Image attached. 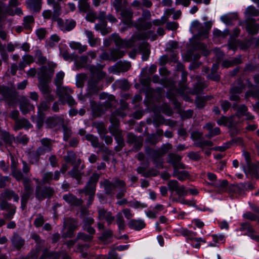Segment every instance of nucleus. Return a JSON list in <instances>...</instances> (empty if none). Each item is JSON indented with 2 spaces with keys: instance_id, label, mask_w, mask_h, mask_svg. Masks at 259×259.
Returning <instances> with one entry per match:
<instances>
[{
  "instance_id": "c03bdc74",
  "label": "nucleus",
  "mask_w": 259,
  "mask_h": 259,
  "mask_svg": "<svg viewBox=\"0 0 259 259\" xmlns=\"http://www.w3.org/2000/svg\"><path fill=\"white\" fill-rule=\"evenodd\" d=\"M42 155V154H39L38 152L37 149L34 152L30 153L28 159L29 163L31 164H38L40 156Z\"/></svg>"
},
{
  "instance_id": "f03ea898",
  "label": "nucleus",
  "mask_w": 259,
  "mask_h": 259,
  "mask_svg": "<svg viewBox=\"0 0 259 259\" xmlns=\"http://www.w3.org/2000/svg\"><path fill=\"white\" fill-rule=\"evenodd\" d=\"M72 93L73 91L66 87H59L56 90V93L59 98V100L63 104L67 103L70 106L76 104L74 99L70 95Z\"/></svg>"
},
{
  "instance_id": "9d476101",
  "label": "nucleus",
  "mask_w": 259,
  "mask_h": 259,
  "mask_svg": "<svg viewBox=\"0 0 259 259\" xmlns=\"http://www.w3.org/2000/svg\"><path fill=\"white\" fill-rule=\"evenodd\" d=\"M53 67L47 68L46 66H42L39 68L38 72V80L42 81L50 82L54 74Z\"/></svg>"
},
{
  "instance_id": "7ed1b4c3",
  "label": "nucleus",
  "mask_w": 259,
  "mask_h": 259,
  "mask_svg": "<svg viewBox=\"0 0 259 259\" xmlns=\"http://www.w3.org/2000/svg\"><path fill=\"white\" fill-rule=\"evenodd\" d=\"M23 184L24 186V192L21 195V208L23 210L25 209L28 201L33 193V189L31 180L27 177H24Z\"/></svg>"
},
{
  "instance_id": "473e14b6",
  "label": "nucleus",
  "mask_w": 259,
  "mask_h": 259,
  "mask_svg": "<svg viewBox=\"0 0 259 259\" xmlns=\"http://www.w3.org/2000/svg\"><path fill=\"white\" fill-rule=\"evenodd\" d=\"M57 0H47V4L52 6L53 9V16L58 17L61 15V6Z\"/></svg>"
},
{
  "instance_id": "aec40b11",
  "label": "nucleus",
  "mask_w": 259,
  "mask_h": 259,
  "mask_svg": "<svg viewBox=\"0 0 259 259\" xmlns=\"http://www.w3.org/2000/svg\"><path fill=\"white\" fill-rule=\"evenodd\" d=\"M196 83L194 85L193 89L189 92L193 94H198L200 93L204 89L207 87V84L202 79L201 77L196 76L195 77Z\"/></svg>"
},
{
  "instance_id": "4be33fe9",
  "label": "nucleus",
  "mask_w": 259,
  "mask_h": 259,
  "mask_svg": "<svg viewBox=\"0 0 259 259\" xmlns=\"http://www.w3.org/2000/svg\"><path fill=\"white\" fill-rule=\"evenodd\" d=\"M11 175L18 182L23 179L22 171L18 168V163L15 162L14 159H12L11 164Z\"/></svg>"
},
{
  "instance_id": "13d9d810",
  "label": "nucleus",
  "mask_w": 259,
  "mask_h": 259,
  "mask_svg": "<svg viewBox=\"0 0 259 259\" xmlns=\"http://www.w3.org/2000/svg\"><path fill=\"white\" fill-rule=\"evenodd\" d=\"M169 159L167 161L168 163L172 164V166H175V165L179 162L181 161L182 157L178 154L175 153H170L168 155Z\"/></svg>"
},
{
  "instance_id": "1a4fd4ad",
  "label": "nucleus",
  "mask_w": 259,
  "mask_h": 259,
  "mask_svg": "<svg viewBox=\"0 0 259 259\" xmlns=\"http://www.w3.org/2000/svg\"><path fill=\"white\" fill-rule=\"evenodd\" d=\"M16 99V93L4 85H0V100H5L10 103Z\"/></svg>"
},
{
  "instance_id": "a878e982",
  "label": "nucleus",
  "mask_w": 259,
  "mask_h": 259,
  "mask_svg": "<svg viewBox=\"0 0 259 259\" xmlns=\"http://www.w3.org/2000/svg\"><path fill=\"white\" fill-rule=\"evenodd\" d=\"M120 15L124 23L127 25H130L132 23L133 13L131 8L122 10L120 12Z\"/></svg>"
},
{
  "instance_id": "603ef678",
  "label": "nucleus",
  "mask_w": 259,
  "mask_h": 259,
  "mask_svg": "<svg viewBox=\"0 0 259 259\" xmlns=\"http://www.w3.org/2000/svg\"><path fill=\"white\" fill-rule=\"evenodd\" d=\"M1 139L8 145H11L15 140L14 137L6 132H3L1 135Z\"/></svg>"
},
{
  "instance_id": "f3484780",
  "label": "nucleus",
  "mask_w": 259,
  "mask_h": 259,
  "mask_svg": "<svg viewBox=\"0 0 259 259\" xmlns=\"http://www.w3.org/2000/svg\"><path fill=\"white\" fill-rule=\"evenodd\" d=\"M104 67V65L101 64H97L95 65H90L88 67L91 74L94 76L96 75L97 77V80L99 81L100 79H103L106 75V73L102 71V68Z\"/></svg>"
},
{
  "instance_id": "4468645a",
  "label": "nucleus",
  "mask_w": 259,
  "mask_h": 259,
  "mask_svg": "<svg viewBox=\"0 0 259 259\" xmlns=\"http://www.w3.org/2000/svg\"><path fill=\"white\" fill-rule=\"evenodd\" d=\"M126 142L130 145L134 144V148L136 151L140 150L143 145V139L141 137H137L132 133L127 135Z\"/></svg>"
},
{
  "instance_id": "680f3d73",
  "label": "nucleus",
  "mask_w": 259,
  "mask_h": 259,
  "mask_svg": "<svg viewBox=\"0 0 259 259\" xmlns=\"http://www.w3.org/2000/svg\"><path fill=\"white\" fill-rule=\"evenodd\" d=\"M50 105L46 101H41L37 106L38 114L40 116L44 115V111H47L49 108Z\"/></svg>"
},
{
  "instance_id": "72a5a7b5",
  "label": "nucleus",
  "mask_w": 259,
  "mask_h": 259,
  "mask_svg": "<svg viewBox=\"0 0 259 259\" xmlns=\"http://www.w3.org/2000/svg\"><path fill=\"white\" fill-rule=\"evenodd\" d=\"M32 127V124L28 120L25 118H22L21 119L16 120L14 128L15 131H17L22 128L28 129Z\"/></svg>"
},
{
  "instance_id": "f257e3e1",
  "label": "nucleus",
  "mask_w": 259,
  "mask_h": 259,
  "mask_svg": "<svg viewBox=\"0 0 259 259\" xmlns=\"http://www.w3.org/2000/svg\"><path fill=\"white\" fill-rule=\"evenodd\" d=\"M112 39L114 41L116 47L120 48H130L133 46L134 42L136 40L150 38L152 40L157 39V35L154 30H149L146 32L135 33L131 39L126 40L121 39L118 34H113L111 35Z\"/></svg>"
},
{
  "instance_id": "ddd939ff",
  "label": "nucleus",
  "mask_w": 259,
  "mask_h": 259,
  "mask_svg": "<svg viewBox=\"0 0 259 259\" xmlns=\"http://www.w3.org/2000/svg\"><path fill=\"white\" fill-rule=\"evenodd\" d=\"M54 142L53 140L47 138L41 139L40 142L41 146L37 148L38 152L44 155L46 153L51 152Z\"/></svg>"
},
{
  "instance_id": "e433bc0d",
  "label": "nucleus",
  "mask_w": 259,
  "mask_h": 259,
  "mask_svg": "<svg viewBox=\"0 0 259 259\" xmlns=\"http://www.w3.org/2000/svg\"><path fill=\"white\" fill-rule=\"evenodd\" d=\"M187 72L183 70L182 72V79L181 81L179 83V89H178V92L180 94L184 93V92H188L187 91V87L186 84H185L187 78Z\"/></svg>"
},
{
  "instance_id": "69168bd1",
  "label": "nucleus",
  "mask_w": 259,
  "mask_h": 259,
  "mask_svg": "<svg viewBox=\"0 0 259 259\" xmlns=\"http://www.w3.org/2000/svg\"><path fill=\"white\" fill-rule=\"evenodd\" d=\"M64 77V73L63 72L60 71L57 73L54 80L57 88L59 87H62L61 85L63 83Z\"/></svg>"
},
{
  "instance_id": "49530a36",
  "label": "nucleus",
  "mask_w": 259,
  "mask_h": 259,
  "mask_svg": "<svg viewBox=\"0 0 259 259\" xmlns=\"http://www.w3.org/2000/svg\"><path fill=\"white\" fill-rule=\"evenodd\" d=\"M93 238V235H91L90 234H87L83 232H79L78 233L76 238V241H81L83 242H91L92 241Z\"/></svg>"
},
{
  "instance_id": "f8f14e48",
  "label": "nucleus",
  "mask_w": 259,
  "mask_h": 259,
  "mask_svg": "<svg viewBox=\"0 0 259 259\" xmlns=\"http://www.w3.org/2000/svg\"><path fill=\"white\" fill-rule=\"evenodd\" d=\"M191 30L192 33H197L198 36L200 37H205L208 31L198 21H194L192 23Z\"/></svg>"
},
{
  "instance_id": "423d86ee",
  "label": "nucleus",
  "mask_w": 259,
  "mask_h": 259,
  "mask_svg": "<svg viewBox=\"0 0 259 259\" xmlns=\"http://www.w3.org/2000/svg\"><path fill=\"white\" fill-rule=\"evenodd\" d=\"M100 175L96 172L94 173L90 178L85 186L79 191L80 193L95 194L96 185Z\"/></svg>"
},
{
  "instance_id": "37998d69",
  "label": "nucleus",
  "mask_w": 259,
  "mask_h": 259,
  "mask_svg": "<svg viewBox=\"0 0 259 259\" xmlns=\"http://www.w3.org/2000/svg\"><path fill=\"white\" fill-rule=\"evenodd\" d=\"M245 88V85L243 84V82L239 80L238 81V85H232L230 91V93H234L237 94H240L243 92L244 89Z\"/></svg>"
},
{
  "instance_id": "0eeeda50",
  "label": "nucleus",
  "mask_w": 259,
  "mask_h": 259,
  "mask_svg": "<svg viewBox=\"0 0 259 259\" xmlns=\"http://www.w3.org/2000/svg\"><path fill=\"white\" fill-rule=\"evenodd\" d=\"M178 233L185 237L187 241H195L197 243L205 242V241L201 237H196L197 233L189 230L187 228H180L177 229Z\"/></svg>"
},
{
  "instance_id": "052dcab7",
  "label": "nucleus",
  "mask_w": 259,
  "mask_h": 259,
  "mask_svg": "<svg viewBox=\"0 0 259 259\" xmlns=\"http://www.w3.org/2000/svg\"><path fill=\"white\" fill-rule=\"evenodd\" d=\"M85 139L91 143L92 146L94 148L99 147V140L97 137L92 134H87L85 135Z\"/></svg>"
},
{
  "instance_id": "c756f323",
  "label": "nucleus",
  "mask_w": 259,
  "mask_h": 259,
  "mask_svg": "<svg viewBox=\"0 0 259 259\" xmlns=\"http://www.w3.org/2000/svg\"><path fill=\"white\" fill-rule=\"evenodd\" d=\"M246 29L249 33L256 34L259 30V25L257 24L254 20H250L246 21Z\"/></svg>"
},
{
  "instance_id": "6ab92c4d",
  "label": "nucleus",
  "mask_w": 259,
  "mask_h": 259,
  "mask_svg": "<svg viewBox=\"0 0 259 259\" xmlns=\"http://www.w3.org/2000/svg\"><path fill=\"white\" fill-rule=\"evenodd\" d=\"M240 230L241 231H246L247 232V235L249 237L254 241L259 242V235L255 234L254 229L249 224L247 223L241 224Z\"/></svg>"
},
{
  "instance_id": "6e6d98bb",
  "label": "nucleus",
  "mask_w": 259,
  "mask_h": 259,
  "mask_svg": "<svg viewBox=\"0 0 259 259\" xmlns=\"http://www.w3.org/2000/svg\"><path fill=\"white\" fill-rule=\"evenodd\" d=\"M64 159L66 162L74 164L76 159V154L72 151H68Z\"/></svg>"
},
{
  "instance_id": "bb28decb",
  "label": "nucleus",
  "mask_w": 259,
  "mask_h": 259,
  "mask_svg": "<svg viewBox=\"0 0 259 259\" xmlns=\"http://www.w3.org/2000/svg\"><path fill=\"white\" fill-rule=\"evenodd\" d=\"M247 169H246L245 166H243V171L246 174H249L254 177L258 178L259 164L251 163L247 165Z\"/></svg>"
},
{
  "instance_id": "412c9836",
  "label": "nucleus",
  "mask_w": 259,
  "mask_h": 259,
  "mask_svg": "<svg viewBox=\"0 0 259 259\" xmlns=\"http://www.w3.org/2000/svg\"><path fill=\"white\" fill-rule=\"evenodd\" d=\"M60 177V171L56 170L53 174L52 171H47L42 176V182L44 184H50L52 180L58 181Z\"/></svg>"
},
{
  "instance_id": "79ce46f5",
  "label": "nucleus",
  "mask_w": 259,
  "mask_h": 259,
  "mask_svg": "<svg viewBox=\"0 0 259 259\" xmlns=\"http://www.w3.org/2000/svg\"><path fill=\"white\" fill-rule=\"evenodd\" d=\"M111 122L114 124L113 127H109V130L110 133L113 136H116L122 134V132L120 130L118 127V121L117 120L116 118H111L110 119Z\"/></svg>"
},
{
  "instance_id": "393cba45",
  "label": "nucleus",
  "mask_w": 259,
  "mask_h": 259,
  "mask_svg": "<svg viewBox=\"0 0 259 259\" xmlns=\"http://www.w3.org/2000/svg\"><path fill=\"white\" fill-rule=\"evenodd\" d=\"M100 98L101 99H107L103 104V107L106 109H108L115 106L116 101L114 96L103 93L100 95Z\"/></svg>"
},
{
  "instance_id": "864d4df0",
  "label": "nucleus",
  "mask_w": 259,
  "mask_h": 259,
  "mask_svg": "<svg viewBox=\"0 0 259 259\" xmlns=\"http://www.w3.org/2000/svg\"><path fill=\"white\" fill-rule=\"evenodd\" d=\"M87 79V75L84 73L78 74L76 76V85L78 88H82Z\"/></svg>"
},
{
  "instance_id": "8fccbe9b",
  "label": "nucleus",
  "mask_w": 259,
  "mask_h": 259,
  "mask_svg": "<svg viewBox=\"0 0 259 259\" xmlns=\"http://www.w3.org/2000/svg\"><path fill=\"white\" fill-rule=\"evenodd\" d=\"M78 9L80 12L87 13L90 10V5L88 0H79Z\"/></svg>"
},
{
  "instance_id": "cd10ccee",
  "label": "nucleus",
  "mask_w": 259,
  "mask_h": 259,
  "mask_svg": "<svg viewBox=\"0 0 259 259\" xmlns=\"http://www.w3.org/2000/svg\"><path fill=\"white\" fill-rule=\"evenodd\" d=\"M63 198L66 202L71 205L80 206L82 203V200L78 199L76 196L70 193L64 195Z\"/></svg>"
},
{
  "instance_id": "09e8293b",
  "label": "nucleus",
  "mask_w": 259,
  "mask_h": 259,
  "mask_svg": "<svg viewBox=\"0 0 259 259\" xmlns=\"http://www.w3.org/2000/svg\"><path fill=\"white\" fill-rule=\"evenodd\" d=\"M75 25L76 22L73 20H67L61 26V29L63 31H69L73 29Z\"/></svg>"
},
{
  "instance_id": "f704fd0d",
  "label": "nucleus",
  "mask_w": 259,
  "mask_h": 259,
  "mask_svg": "<svg viewBox=\"0 0 259 259\" xmlns=\"http://www.w3.org/2000/svg\"><path fill=\"white\" fill-rule=\"evenodd\" d=\"M128 246L127 245H119L116 247L115 248L111 250L109 253L106 259H121L118 256V254L116 253V250L123 251L128 248Z\"/></svg>"
},
{
  "instance_id": "e2e57ef3",
  "label": "nucleus",
  "mask_w": 259,
  "mask_h": 259,
  "mask_svg": "<svg viewBox=\"0 0 259 259\" xmlns=\"http://www.w3.org/2000/svg\"><path fill=\"white\" fill-rule=\"evenodd\" d=\"M131 67V64L130 62H120L117 65V69L119 72H125L127 71Z\"/></svg>"
},
{
  "instance_id": "58836bf2",
  "label": "nucleus",
  "mask_w": 259,
  "mask_h": 259,
  "mask_svg": "<svg viewBox=\"0 0 259 259\" xmlns=\"http://www.w3.org/2000/svg\"><path fill=\"white\" fill-rule=\"evenodd\" d=\"M84 33L88 38V42L91 47L96 46L98 42H100V39L97 37H95L93 32L91 31L85 30Z\"/></svg>"
},
{
  "instance_id": "9b49d317",
  "label": "nucleus",
  "mask_w": 259,
  "mask_h": 259,
  "mask_svg": "<svg viewBox=\"0 0 259 259\" xmlns=\"http://www.w3.org/2000/svg\"><path fill=\"white\" fill-rule=\"evenodd\" d=\"M64 118L63 116L54 115L48 117L46 120V123L48 128L59 129L60 126L64 124Z\"/></svg>"
},
{
  "instance_id": "5701e85b",
  "label": "nucleus",
  "mask_w": 259,
  "mask_h": 259,
  "mask_svg": "<svg viewBox=\"0 0 259 259\" xmlns=\"http://www.w3.org/2000/svg\"><path fill=\"white\" fill-rule=\"evenodd\" d=\"M20 109L23 114H26L31 110H34V106L29 103L28 99L23 97L20 101Z\"/></svg>"
},
{
  "instance_id": "338daca9",
  "label": "nucleus",
  "mask_w": 259,
  "mask_h": 259,
  "mask_svg": "<svg viewBox=\"0 0 259 259\" xmlns=\"http://www.w3.org/2000/svg\"><path fill=\"white\" fill-rule=\"evenodd\" d=\"M35 57L37 59V63L44 64L47 63V59L46 57L42 56L40 50H37L35 51Z\"/></svg>"
},
{
  "instance_id": "39448f33",
  "label": "nucleus",
  "mask_w": 259,
  "mask_h": 259,
  "mask_svg": "<svg viewBox=\"0 0 259 259\" xmlns=\"http://www.w3.org/2000/svg\"><path fill=\"white\" fill-rule=\"evenodd\" d=\"M54 193V188L50 186L41 187L39 185L36 186L35 196L39 201L43 200L47 198H50Z\"/></svg>"
},
{
  "instance_id": "4c0bfd02",
  "label": "nucleus",
  "mask_w": 259,
  "mask_h": 259,
  "mask_svg": "<svg viewBox=\"0 0 259 259\" xmlns=\"http://www.w3.org/2000/svg\"><path fill=\"white\" fill-rule=\"evenodd\" d=\"M116 224L118 226V229L119 233L123 231L125 228V223L121 212H118L115 217Z\"/></svg>"
},
{
  "instance_id": "3c124183",
  "label": "nucleus",
  "mask_w": 259,
  "mask_h": 259,
  "mask_svg": "<svg viewBox=\"0 0 259 259\" xmlns=\"http://www.w3.org/2000/svg\"><path fill=\"white\" fill-rule=\"evenodd\" d=\"M210 97L209 96L197 97L195 100L196 107L199 108H202L205 106L207 101L210 100Z\"/></svg>"
},
{
  "instance_id": "2f4dec72",
  "label": "nucleus",
  "mask_w": 259,
  "mask_h": 259,
  "mask_svg": "<svg viewBox=\"0 0 259 259\" xmlns=\"http://www.w3.org/2000/svg\"><path fill=\"white\" fill-rule=\"evenodd\" d=\"M68 174L77 181L78 184H82L81 179L83 173L79 170L77 165H74L73 168L68 172Z\"/></svg>"
},
{
  "instance_id": "de8ad7c7",
  "label": "nucleus",
  "mask_w": 259,
  "mask_h": 259,
  "mask_svg": "<svg viewBox=\"0 0 259 259\" xmlns=\"http://www.w3.org/2000/svg\"><path fill=\"white\" fill-rule=\"evenodd\" d=\"M60 254L57 252H49L48 250H45L40 259H60Z\"/></svg>"
},
{
  "instance_id": "c9c22d12",
  "label": "nucleus",
  "mask_w": 259,
  "mask_h": 259,
  "mask_svg": "<svg viewBox=\"0 0 259 259\" xmlns=\"http://www.w3.org/2000/svg\"><path fill=\"white\" fill-rule=\"evenodd\" d=\"M98 80L94 77H91L88 81V89L91 93H97L101 88L98 85Z\"/></svg>"
},
{
  "instance_id": "c85d7f7f",
  "label": "nucleus",
  "mask_w": 259,
  "mask_h": 259,
  "mask_svg": "<svg viewBox=\"0 0 259 259\" xmlns=\"http://www.w3.org/2000/svg\"><path fill=\"white\" fill-rule=\"evenodd\" d=\"M134 26L138 30H148L152 27V22L145 21L143 18H139Z\"/></svg>"
},
{
  "instance_id": "774afa93",
  "label": "nucleus",
  "mask_w": 259,
  "mask_h": 259,
  "mask_svg": "<svg viewBox=\"0 0 259 259\" xmlns=\"http://www.w3.org/2000/svg\"><path fill=\"white\" fill-rule=\"evenodd\" d=\"M248 112V108L245 105H241L237 108L236 112V116L239 118H241L244 116Z\"/></svg>"
},
{
  "instance_id": "b1692460",
  "label": "nucleus",
  "mask_w": 259,
  "mask_h": 259,
  "mask_svg": "<svg viewBox=\"0 0 259 259\" xmlns=\"http://www.w3.org/2000/svg\"><path fill=\"white\" fill-rule=\"evenodd\" d=\"M127 225L131 229L135 231H140L146 227L145 222L140 219H131L128 222Z\"/></svg>"
},
{
  "instance_id": "a19ab883",
  "label": "nucleus",
  "mask_w": 259,
  "mask_h": 259,
  "mask_svg": "<svg viewBox=\"0 0 259 259\" xmlns=\"http://www.w3.org/2000/svg\"><path fill=\"white\" fill-rule=\"evenodd\" d=\"M125 53V51L120 50L119 49H113L110 50L111 60L115 61L124 56Z\"/></svg>"
},
{
  "instance_id": "ea45409f",
  "label": "nucleus",
  "mask_w": 259,
  "mask_h": 259,
  "mask_svg": "<svg viewBox=\"0 0 259 259\" xmlns=\"http://www.w3.org/2000/svg\"><path fill=\"white\" fill-rule=\"evenodd\" d=\"M107 25L106 21H100L99 23L96 24L95 25V29L97 31H100L102 35H105L110 32L109 28H107Z\"/></svg>"
},
{
  "instance_id": "6e6552de",
  "label": "nucleus",
  "mask_w": 259,
  "mask_h": 259,
  "mask_svg": "<svg viewBox=\"0 0 259 259\" xmlns=\"http://www.w3.org/2000/svg\"><path fill=\"white\" fill-rule=\"evenodd\" d=\"M0 209L2 210H7L8 212L3 213V215L6 220H12L16 211V207L8 201H2L0 202Z\"/></svg>"
},
{
  "instance_id": "dca6fc26",
  "label": "nucleus",
  "mask_w": 259,
  "mask_h": 259,
  "mask_svg": "<svg viewBox=\"0 0 259 259\" xmlns=\"http://www.w3.org/2000/svg\"><path fill=\"white\" fill-rule=\"evenodd\" d=\"M146 153L151 156L153 163L156 167L163 168L162 157L163 156L161 155L157 150L153 149H150L148 151H146Z\"/></svg>"
},
{
  "instance_id": "2eb2a0df",
  "label": "nucleus",
  "mask_w": 259,
  "mask_h": 259,
  "mask_svg": "<svg viewBox=\"0 0 259 259\" xmlns=\"http://www.w3.org/2000/svg\"><path fill=\"white\" fill-rule=\"evenodd\" d=\"M1 201H8L13 199L14 202H18L19 196L14 190L10 189H5L0 194Z\"/></svg>"
},
{
  "instance_id": "5fc2aeb1",
  "label": "nucleus",
  "mask_w": 259,
  "mask_h": 259,
  "mask_svg": "<svg viewBox=\"0 0 259 259\" xmlns=\"http://www.w3.org/2000/svg\"><path fill=\"white\" fill-rule=\"evenodd\" d=\"M64 226H67L68 228L74 230H76L79 226L77 221L72 218L68 219L65 223H64Z\"/></svg>"
},
{
  "instance_id": "7c9ffc66",
  "label": "nucleus",
  "mask_w": 259,
  "mask_h": 259,
  "mask_svg": "<svg viewBox=\"0 0 259 259\" xmlns=\"http://www.w3.org/2000/svg\"><path fill=\"white\" fill-rule=\"evenodd\" d=\"M27 7L33 12H39L41 9V0H27L26 1Z\"/></svg>"
},
{
  "instance_id": "20e7f679",
  "label": "nucleus",
  "mask_w": 259,
  "mask_h": 259,
  "mask_svg": "<svg viewBox=\"0 0 259 259\" xmlns=\"http://www.w3.org/2000/svg\"><path fill=\"white\" fill-rule=\"evenodd\" d=\"M100 184L104 187L105 193L107 195H111L112 191L116 188H123L125 186V182L119 179H114L113 182L106 179L100 182Z\"/></svg>"
},
{
  "instance_id": "a211bd4d",
  "label": "nucleus",
  "mask_w": 259,
  "mask_h": 259,
  "mask_svg": "<svg viewBox=\"0 0 259 259\" xmlns=\"http://www.w3.org/2000/svg\"><path fill=\"white\" fill-rule=\"evenodd\" d=\"M98 219L105 220L108 225H111L115 220V217L112 215V212L108 211L104 208H99L98 210Z\"/></svg>"
},
{
  "instance_id": "a18cd8bd",
  "label": "nucleus",
  "mask_w": 259,
  "mask_h": 259,
  "mask_svg": "<svg viewBox=\"0 0 259 259\" xmlns=\"http://www.w3.org/2000/svg\"><path fill=\"white\" fill-rule=\"evenodd\" d=\"M34 19L32 16H27L24 18L23 25L24 28L27 30H32V25L34 23Z\"/></svg>"
},
{
  "instance_id": "bf43d9fd",
  "label": "nucleus",
  "mask_w": 259,
  "mask_h": 259,
  "mask_svg": "<svg viewBox=\"0 0 259 259\" xmlns=\"http://www.w3.org/2000/svg\"><path fill=\"white\" fill-rule=\"evenodd\" d=\"M49 82H50L39 81L38 87L42 94L51 91V89L49 85Z\"/></svg>"
},
{
  "instance_id": "4d7b16f0",
  "label": "nucleus",
  "mask_w": 259,
  "mask_h": 259,
  "mask_svg": "<svg viewBox=\"0 0 259 259\" xmlns=\"http://www.w3.org/2000/svg\"><path fill=\"white\" fill-rule=\"evenodd\" d=\"M173 176L177 178L179 180L183 181L188 177L189 173L185 170H174Z\"/></svg>"
},
{
  "instance_id": "0e129e2a",
  "label": "nucleus",
  "mask_w": 259,
  "mask_h": 259,
  "mask_svg": "<svg viewBox=\"0 0 259 259\" xmlns=\"http://www.w3.org/2000/svg\"><path fill=\"white\" fill-rule=\"evenodd\" d=\"M60 38L57 34L51 36L50 39L47 41V45L49 48H53L59 41Z\"/></svg>"
}]
</instances>
